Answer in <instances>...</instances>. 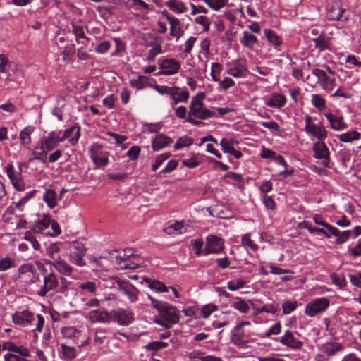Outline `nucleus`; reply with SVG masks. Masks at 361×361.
Instances as JSON below:
<instances>
[{
  "label": "nucleus",
  "mask_w": 361,
  "mask_h": 361,
  "mask_svg": "<svg viewBox=\"0 0 361 361\" xmlns=\"http://www.w3.org/2000/svg\"><path fill=\"white\" fill-rule=\"evenodd\" d=\"M147 296L151 301L152 306L159 312V316L171 324V327L173 324L179 322V311L175 306L166 302L157 300L149 294H147Z\"/></svg>",
  "instance_id": "f257e3e1"
},
{
  "label": "nucleus",
  "mask_w": 361,
  "mask_h": 361,
  "mask_svg": "<svg viewBox=\"0 0 361 361\" xmlns=\"http://www.w3.org/2000/svg\"><path fill=\"white\" fill-rule=\"evenodd\" d=\"M216 116L215 112L209 110L203 102H190L188 117L185 121L193 126H200L203 123L199 120H206Z\"/></svg>",
  "instance_id": "f03ea898"
},
{
  "label": "nucleus",
  "mask_w": 361,
  "mask_h": 361,
  "mask_svg": "<svg viewBox=\"0 0 361 361\" xmlns=\"http://www.w3.org/2000/svg\"><path fill=\"white\" fill-rule=\"evenodd\" d=\"M324 67L326 70L315 68L312 70V73L317 77V84H319L323 90L329 92L335 87L336 80L333 76L327 74L329 73L330 75H334V71L331 68L327 65H325Z\"/></svg>",
  "instance_id": "7ed1b4c3"
},
{
  "label": "nucleus",
  "mask_w": 361,
  "mask_h": 361,
  "mask_svg": "<svg viewBox=\"0 0 361 361\" xmlns=\"http://www.w3.org/2000/svg\"><path fill=\"white\" fill-rule=\"evenodd\" d=\"M116 289L123 295L127 297L130 302L134 303L138 300L140 291L129 281L118 279L116 281Z\"/></svg>",
  "instance_id": "20e7f679"
},
{
  "label": "nucleus",
  "mask_w": 361,
  "mask_h": 361,
  "mask_svg": "<svg viewBox=\"0 0 361 361\" xmlns=\"http://www.w3.org/2000/svg\"><path fill=\"white\" fill-rule=\"evenodd\" d=\"M134 321V313L130 309L117 308L110 311V322L121 326H128Z\"/></svg>",
  "instance_id": "39448f33"
},
{
  "label": "nucleus",
  "mask_w": 361,
  "mask_h": 361,
  "mask_svg": "<svg viewBox=\"0 0 361 361\" xmlns=\"http://www.w3.org/2000/svg\"><path fill=\"white\" fill-rule=\"evenodd\" d=\"M5 171L14 188L18 191L25 190V183L22 177V164L19 165L18 171H15L13 164L9 163L5 166Z\"/></svg>",
  "instance_id": "423d86ee"
},
{
  "label": "nucleus",
  "mask_w": 361,
  "mask_h": 361,
  "mask_svg": "<svg viewBox=\"0 0 361 361\" xmlns=\"http://www.w3.org/2000/svg\"><path fill=\"white\" fill-rule=\"evenodd\" d=\"M88 151L91 160L97 167H104L109 164V153L102 151V147L100 145H92Z\"/></svg>",
  "instance_id": "0eeeda50"
},
{
  "label": "nucleus",
  "mask_w": 361,
  "mask_h": 361,
  "mask_svg": "<svg viewBox=\"0 0 361 361\" xmlns=\"http://www.w3.org/2000/svg\"><path fill=\"white\" fill-rule=\"evenodd\" d=\"M85 252L86 248L82 243L75 241L69 246L70 260L79 267L85 265V261L83 259Z\"/></svg>",
  "instance_id": "6e6552de"
},
{
  "label": "nucleus",
  "mask_w": 361,
  "mask_h": 361,
  "mask_svg": "<svg viewBox=\"0 0 361 361\" xmlns=\"http://www.w3.org/2000/svg\"><path fill=\"white\" fill-rule=\"evenodd\" d=\"M329 306V300L328 298L324 297L316 298L305 305V313L306 315L313 317L324 312Z\"/></svg>",
  "instance_id": "1a4fd4ad"
},
{
  "label": "nucleus",
  "mask_w": 361,
  "mask_h": 361,
  "mask_svg": "<svg viewBox=\"0 0 361 361\" xmlns=\"http://www.w3.org/2000/svg\"><path fill=\"white\" fill-rule=\"evenodd\" d=\"M158 65L161 69L159 74L163 75H172L178 73L181 63L174 58H161Z\"/></svg>",
  "instance_id": "9d476101"
},
{
  "label": "nucleus",
  "mask_w": 361,
  "mask_h": 361,
  "mask_svg": "<svg viewBox=\"0 0 361 361\" xmlns=\"http://www.w3.org/2000/svg\"><path fill=\"white\" fill-rule=\"evenodd\" d=\"M224 248V240L221 237L211 234L206 238V245L203 250V255L219 254L223 252Z\"/></svg>",
  "instance_id": "9b49d317"
},
{
  "label": "nucleus",
  "mask_w": 361,
  "mask_h": 361,
  "mask_svg": "<svg viewBox=\"0 0 361 361\" xmlns=\"http://www.w3.org/2000/svg\"><path fill=\"white\" fill-rule=\"evenodd\" d=\"M305 129L308 134L317 137L318 141L324 140L327 137V131L324 126H318L312 123V118L308 114L305 115Z\"/></svg>",
  "instance_id": "f8f14e48"
},
{
  "label": "nucleus",
  "mask_w": 361,
  "mask_h": 361,
  "mask_svg": "<svg viewBox=\"0 0 361 361\" xmlns=\"http://www.w3.org/2000/svg\"><path fill=\"white\" fill-rule=\"evenodd\" d=\"M323 141L324 140L317 141L313 145V157L315 159H322V164L324 167L330 168V152L328 147Z\"/></svg>",
  "instance_id": "ddd939ff"
},
{
  "label": "nucleus",
  "mask_w": 361,
  "mask_h": 361,
  "mask_svg": "<svg viewBox=\"0 0 361 361\" xmlns=\"http://www.w3.org/2000/svg\"><path fill=\"white\" fill-rule=\"evenodd\" d=\"M59 286L57 276L54 272H50L43 277V285L37 291V295L44 297L49 291L56 290Z\"/></svg>",
  "instance_id": "4468645a"
},
{
  "label": "nucleus",
  "mask_w": 361,
  "mask_h": 361,
  "mask_svg": "<svg viewBox=\"0 0 361 361\" xmlns=\"http://www.w3.org/2000/svg\"><path fill=\"white\" fill-rule=\"evenodd\" d=\"M345 9L341 7V3L340 1H334L331 6L327 9L326 18L329 20H341L347 21L348 16H344Z\"/></svg>",
  "instance_id": "2eb2a0df"
},
{
  "label": "nucleus",
  "mask_w": 361,
  "mask_h": 361,
  "mask_svg": "<svg viewBox=\"0 0 361 361\" xmlns=\"http://www.w3.org/2000/svg\"><path fill=\"white\" fill-rule=\"evenodd\" d=\"M293 331L287 330L280 338V343L292 350H300L303 346V342L300 341Z\"/></svg>",
  "instance_id": "dca6fc26"
},
{
  "label": "nucleus",
  "mask_w": 361,
  "mask_h": 361,
  "mask_svg": "<svg viewBox=\"0 0 361 361\" xmlns=\"http://www.w3.org/2000/svg\"><path fill=\"white\" fill-rule=\"evenodd\" d=\"M231 342L239 348H243L249 343V336L242 328L235 326L231 332Z\"/></svg>",
  "instance_id": "f3484780"
},
{
  "label": "nucleus",
  "mask_w": 361,
  "mask_h": 361,
  "mask_svg": "<svg viewBox=\"0 0 361 361\" xmlns=\"http://www.w3.org/2000/svg\"><path fill=\"white\" fill-rule=\"evenodd\" d=\"M34 314L28 310L16 312L13 314V322L16 324L25 326L34 320Z\"/></svg>",
  "instance_id": "a211bd4d"
},
{
  "label": "nucleus",
  "mask_w": 361,
  "mask_h": 361,
  "mask_svg": "<svg viewBox=\"0 0 361 361\" xmlns=\"http://www.w3.org/2000/svg\"><path fill=\"white\" fill-rule=\"evenodd\" d=\"M172 142L173 140L171 137L162 133H159L153 139L152 148L154 152H157L170 145Z\"/></svg>",
  "instance_id": "6ab92c4d"
},
{
  "label": "nucleus",
  "mask_w": 361,
  "mask_h": 361,
  "mask_svg": "<svg viewBox=\"0 0 361 361\" xmlns=\"http://www.w3.org/2000/svg\"><path fill=\"white\" fill-rule=\"evenodd\" d=\"M88 318L93 323H109L110 312L100 309L92 310L89 313Z\"/></svg>",
  "instance_id": "aec40b11"
},
{
  "label": "nucleus",
  "mask_w": 361,
  "mask_h": 361,
  "mask_svg": "<svg viewBox=\"0 0 361 361\" xmlns=\"http://www.w3.org/2000/svg\"><path fill=\"white\" fill-rule=\"evenodd\" d=\"M324 116L333 130L339 131L347 128L348 125L345 123L342 116H337L331 113H326Z\"/></svg>",
  "instance_id": "412c9836"
},
{
  "label": "nucleus",
  "mask_w": 361,
  "mask_h": 361,
  "mask_svg": "<svg viewBox=\"0 0 361 361\" xmlns=\"http://www.w3.org/2000/svg\"><path fill=\"white\" fill-rule=\"evenodd\" d=\"M47 264L54 267L60 274L66 276L71 275L73 267L70 266L64 259H59L55 262H47Z\"/></svg>",
  "instance_id": "4be33fe9"
},
{
  "label": "nucleus",
  "mask_w": 361,
  "mask_h": 361,
  "mask_svg": "<svg viewBox=\"0 0 361 361\" xmlns=\"http://www.w3.org/2000/svg\"><path fill=\"white\" fill-rule=\"evenodd\" d=\"M312 40L319 52L331 49L330 38L324 32L322 33V35L312 38Z\"/></svg>",
  "instance_id": "5701e85b"
},
{
  "label": "nucleus",
  "mask_w": 361,
  "mask_h": 361,
  "mask_svg": "<svg viewBox=\"0 0 361 361\" xmlns=\"http://www.w3.org/2000/svg\"><path fill=\"white\" fill-rule=\"evenodd\" d=\"M286 103V98L281 94H273L266 102L265 104L269 107L281 109Z\"/></svg>",
  "instance_id": "b1692460"
},
{
  "label": "nucleus",
  "mask_w": 361,
  "mask_h": 361,
  "mask_svg": "<svg viewBox=\"0 0 361 361\" xmlns=\"http://www.w3.org/2000/svg\"><path fill=\"white\" fill-rule=\"evenodd\" d=\"M58 145L57 135L53 131L43 138L41 148L49 152L54 149Z\"/></svg>",
  "instance_id": "393cba45"
},
{
  "label": "nucleus",
  "mask_w": 361,
  "mask_h": 361,
  "mask_svg": "<svg viewBox=\"0 0 361 361\" xmlns=\"http://www.w3.org/2000/svg\"><path fill=\"white\" fill-rule=\"evenodd\" d=\"M71 27L77 43L86 45V42H88L90 39L85 35L83 26L72 23Z\"/></svg>",
  "instance_id": "a878e982"
},
{
  "label": "nucleus",
  "mask_w": 361,
  "mask_h": 361,
  "mask_svg": "<svg viewBox=\"0 0 361 361\" xmlns=\"http://www.w3.org/2000/svg\"><path fill=\"white\" fill-rule=\"evenodd\" d=\"M144 281L147 287L157 293H166L169 291V288L161 281L156 279H151L149 278H144Z\"/></svg>",
  "instance_id": "bb28decb"
},
{
  "label": "nucleus",
  "mask_w": 361,
  "mask_h": 361,
  "mask_svg": "<svg viewBox=\"0 0 361 361\" xmlns=\"http://www.w3.org/2000/svg\"><path fill=\"white\" fill-rule=\"evenodd\" d=\"M345 347L340 343L328 342L323 345V352L328 356H333L338 352H342Z\"/></svg>",
  "instance_id": "cd10ccee"
},
{
  "label": "nucleus",
  "mask_w": 361,
  "mask_h": 361,
  "mask_svg": "<svg viewBox=\"0 0 361 361\" xmlns=\"http://www.w3.org/2000/svg\"><path fill=\"white\" fill-rule=\"evenodd\" d=\"M236 63L235 66L228 68L226 73L234 78H240L243 76V73L247 71V68L245 61L241 62L240 59L237 61Z\"/></svg>",
  "instance_id": "c85d7f7f"
},
{
  "label": "nucleus",
  "mask_w": 361,
  "mask_h": 361,
  "mask_svg": "<svg viewBox=\"0 0 361 361\" xmlns=\"http://www.w3.org/2000/svg\"><path fill=\"white\" fill-rule=\"evenodd\" d=\"M240 42L245 47L252 49L253 47L258 44L259 41L254 35L244 31L243 32V37L240 39Z\"/></svg>",
  "instance_id": "c756f323"
},
{
  "label": "nucleus",
  "mask_w": 361,
  "mask_h": 361,
  "mask_svg": "<svg viewBox=\"0 0 361 361\" xmlns=\"http://www.w3.org/2000/svg\"><path fill=\"white\" fill-rule=\"evenodd\" d=\"M312 219L316 224L325 228L327 230V231H329L332 235H338L339 234V230L337 228L326 222L321 215L318 214H314Z\"/></svg>",
  "instance_id": "7c9ffc66"
},
{
  "label": "nucleus",
  "mask_w": 361,
  "mask_h": 361,
  "mask_svg": "<svg viewBox=\"0 0 361 361\" xmlns=\"http://www.w3.org/2000/svg\"><path fill=\"white\" fill-rule=\"evenodd\" d=\"M164 231L169 235L181 234L185 231V228L182 222L175 221L167 224L164 227Z\"/></svg>",
  "instance_id": "2f4dec72"
},
{
  "label": "nucleus",
  "mask_w": 361,
  "mask_h": 361,
  "mask_svg": "<svg viewBox=\"0 0 361 361\" xmlns=\"http://www.w3.org/2000/svg\"><path fill=\"white\" fill-rule=\"evenodd\" d=\"M65 132H68V137L67 139L69 140L70 143L72 146H75L77 145L79 138L80 137V126L79 124H75L72 127L66 129Z\"/></svg>",
  "instance_id": "473e14b6"
},
{
  "label": "nucleus",
  "mask_w": 361,
  "mask_h": 361,
  "mask_svg": "<svg viewBox=\"0 0 361 361\" xmlns=\"http://www.w3.org/2000/svg\"><path fill=\"white\" fill-rule=\"evenodd\" d=\"M35 127L32 126H27L23 128L20 133V140L23 145L29 147L31 144V134L35 131Z\"/></svg>",
  "instance_id": "72a5a7b5"
},
{
  "label": "nucleus",
  "mask_w": 361,
  "mask_h": 361,
  "mask_svg": "<svg viewBox=\"0 0 361 361\" xmlns=\"http://www.w3.org/2000/svg\"><path fill=\"white\" fill-rule=\"evenodd\" d=\"M50 224L51 217L49 215L46 214L43 216L42 219L37 221L32 228L37 233V234H40L49 226Z\"/></svg>",
  "instance_id": "f704fd0d"
},
{
  "label": "nucleus",
  "mask_w": 361,
  "mask_h": 361,
  "mask_svg": "<svg viewBox=\"0 0 361 361\" xmlns=\"http://www.w3.org/2000/svg\"><path fill=\"white\" fill-rule=\"evenodd\" d=\"M56 197L57 195L55 190L52 189H47L43 195L42 199L49 208L53 209L57 204Z\"/></svg>",
  "instance_id": "c9c22d12"
},
{
  "label": "nucleus",
  "mask_w": 361,
  "mask_h": 361,
  "mask_svg": "<svg viewBox=\"0 0 361 361\" xmlns=\"http://www.w3.org/2000/svg\"><path fill=\"white\" fill-rule=\"evenodd\" d=\"M152 87L160 94H168L171 97H176L178 90V87L176 86L169 87L166 85H159L155 84Z\"/></svg>",
  "instance_id": "e433bc0d"
},
{
  "label": "nucleus",
  "mask_w": 361,
  "mask_h": 361,
  "mask_svg": "<svg viewBox=\"0 0 361 361\" xmlns=\"http://www.w3.org/2000/svg\"><path fill=\"white\" fill-rule=\"evenodd\" d=\"M59 243H51L47 248V254L51 259V260H46L47 262H55L61 258L59 255Z\"/></svg>",
  "instance_id": "4c0bfd02"
},
{
  "label": "nucleus",
  "mask_w": 361,
  "mask_h": 361,
  "mask_svg": "<svg viewBox=\"0 0 361 361\" xmlns=\"http://www.w3.org/2000/svg\"><path fill=\"white\" fill-rule=\"evenodd\" d=\"M264 34L267 39L276 47L280 46L283 40L281 37L276 35V33L271 29H264Z\"/></svg>",
  "instance_id": "58836bf2"
},
{
  "label": "nucleus",
  "mask_w": 361,
  "mask_h": 361,
  "mask_svg": "<svg viewBox=\"0 0 361 361\" xmlns=\"http://www.w3.org/2000/svg\"><path fill=\"white\" fill-rule=\"evenodd\" d=\"M361 137V133L356 131H348L345 133L341 134L338 136V139L341 142H350L352 141L358 140Z\"/></svg>",
  "instance_id": "ea45409f"
},
{
  "label": "nucleus",
  "mask_w": 361,
  "mask_h": 361,
  "mask_svg": "<svg viewBox=\"0 0 361 361\" xmlns=\"http://www.w3.org/2000/svg\"><path fill=\"white\" fill-rule=\"evenodd\" d=\"M166 6L176 13H183L187 11V8L183 2L176 0H170L166 3Z\"/></svg>",
  "instance_id": "a19ab883"
},
{
  "label": "nucleus",
  "mask_w": 361,
  "mask_h": 361,
  "mask_svg": "<svg viewBox=\"0 0 361 361\" xmlns=\"http://www.w3.org/2000/svg\"><path fill=\"white\" fill-rule=\"evenodd\" d=\"M238 143L234 139L222 138L220 145L224 153L231 154L234 151V144Z\"/></svg>",
  "instance_id": "79ce46f5"
},
{
  "label": "nucleus",
  "mask_w": 361,
  "mask_h": 361,
  "mask_svg": "<svg viewBox=\"0 0 361 361\" xmlns=\"http://www.w3.org/2000/svg\"><path fill=\"white\" fill-rule=\"evenodd\" d=\"M79 290L89 293L90 294H94L97 289V285L94 281H85L78 284Z\"/></svg>",
  "instance_id": "37998d69"
},
{
  "label": "nucleus",
  "mask_w": 361,
  "mask_h": 361,
  "mask_svg": "<svg viewBox=\"0 0 361 361\" xmlns=\"http://www.w3.org/2000/svg\"><path fill=\"white\" fill-rule=\"evenodd\" d=\"M311 97L312 104L318 110L322 111L326 108V101L320 94H314Z\"/></svg>",
  "instance_id": "c03bdc74"
},
{
  "label": "nucleus",
  "mask_w": 361,
  "mask_h": 361,
  "mask_svg": "<svg viewBox=\"0 0 361 361\" xmlns=\"http://www.w3.org/2000/svg\"><path fill=\"white\" fill-rule=\"evenodd\" d=\"M130 85L137 90H142L147 85L148 78L146 76H139L137 79L131 80Z\"/></svg>",
  "instance_id": "a18cd8bd"
},
{
  "label": "nucleus",
  "mask_w": 361,
  "mask_h": 361,
  "mask_svg": "<svg viewBox=\"0 0 361 361\" xmlns=\"http://www.w3.org/2000/svg\"><path fill=\"white\" fill-rule=\"evenodd\" d=\"M298 306L297 300H286L282 304V310L283 314H289L296 310Z\"/></svg>",
  "instance_id": "49530a36"
},
{
  "label": "nucleus",
  "mask_w": 361,
  "mask_h": 361,
  "mask_svg": "<svg viewBox=\"0 0 361 361\" xmlns=\"http://www.w3.org/2000/svg\"><path fill=\"white\" fill-rule=\"evenodd\" d=\"M122 253L123 255L118 253L117 250H114L113 252L111 253V259H116V262L121 263L132 256V253L130 250H123Z\"/></svg>",
  "instance_id": "de8ad7c7"
},
{
  "label": "nucleus",
  "mask_w": 361,
  "mask_h": 361,
  "mask_svg": "<svg viewBox=\"0 0 361 361\" xmlns=\"http://www.w3.org/2000/svg\"><path fill=\"white\" fill-rule=\"evenodd\" d=\"M189 92L188 90L180 91V88L178 87V90L176 97H171L173 100L174 104H178L179 102H185L189 99Z\"/></svg>",
  "instance_id": "09e8293b"
},
{
  "label": "nucleus",
  "mask_w": 361,
  "mask_h": 361,
  "mask_svg": "<svg viewBox=\"0 0 361 361\" xmlns=\"http://www.w3.org/2000/svg\"><path fill=\"white\" fill-rule=\"evenodd\" d=\"M193 142V140L188 136L180 137L178 139L174 145V149L178 150L184 147L190 146Z\"/></svg>",
  "instance_id": "8fccbe9b"
},
{
  "label": "nucleus",
  "mask_w": 361,
  "mask_h": 361,
  "mask_svg": "<svg viewBox=\"0 0 361 361\" xmlns=\"http://www.w3.org/2000/svg\"><path fill=\"white\" fill-rule=\"evenodd\" d=\"M163 16L166 18L169 25H170V31H173V27L181 25V22L179 19L175 18L171 14H170L167 11H164L162 12Z\"/></svg>",
  "instance_id": "3c124183"
},
{
  "label": "nucleus",
  "mask_w": 361,
  "mask_h": 361,
  "mask_svg": "<svg viewBox=\"0 0 361 361\" xmlns=\"http://www.w3.org/2000/svg\"><path fill=\"white\" fill-rule=\"evenodd\" d=\"M245 281L243 279L231 280L227 283V288L231 291H235L244 287Z\"/></svg>",
  "instance_id": "603ef678"
},
{
  "label": "nucleus",
  "mask_w": 361,
  "mask_h": 361,
  "mask_svg": "<svg viewBox=\"0 0 361 361\" xmlns=\"http://www.w3.org/2000/svg\"><path fill=\"white\" fill-rule=\"evenodd\" d=\"M204 1L207 4V5L215 10L219 11L223 7H224L227 4V0H204Z\"/></svg>",
  "instance_id": "864d4df0"
},
{
  "label": "nucleus",
  "mask_w": 361,
  "mask_h": 361,
  "mask_svg": "<svg viewBox=\"0 0 361 361\" xmlns=\"http://www.w3.org/2000/svg\"><path fill=\"white\" fill-rule=\"evenodd\" d=\"M330 278L332 281V283L339 286L341 288L346 286L347 282L344 275H338L336 273H333L330 275Z\"/></svg>",
  "instance_id": "5fc2aeb1"
},
{
  "label": "nucleus",
  "mask_w": 361,
  "mask_h": 361,
  "mask_svg": "<svg viewBox=\"0 0 361 361\" xmlns=\"http://www.w3.org/2000/svg\"><path fill=\"white\" fill-rule=\"evenodd\" d=\"M61 348L65 358L73 359L76 357V349L74 347H70L65 344H61Z\"/></svg>",
  "instance_id": "6e6d98bb"
},
{
  "label": "nucleus",
  "mask_w": 361,
  "mask_h": 361,
  "mask_svg": "<svg viewBox=\"0 0 361 361\" xmlns=\"http://www.w3.org/2000/svg\"><path fill=\"white\" fill-rule=\"evenodd\" d=\"M15 267V260L8 257L0 259V271H5L10 268Z\"/></svg>",
  "instance_id": "4d7b16f0"
},
{
  "label": "nucleus",
  "mask_w": 361,
  "mask_h": 361,
  "mask_svg": "<svg viewBox=\"0 0 361 361\" xmlns=\"http://www.w3.org/2000/svg\"><path fill=\"white\" fill-rule=\"evenodd\" d=\"M170 156V153H164L157 156L155 162L152 166V171L155 172Z\"/></svg>",
  "instance_id": "13d9d810"
},
{
  "label": "nucleus",
  "mask_w": 361,
  "mask_h": 361,
  "mask_svg": "<svg viewBox=\"0 0 361 361\" xmlns=\"http://www.w3.org/2000/svg\"><path fill=\"white\" fill-rule=\"evenodd\" d=\"M169 346V343L167 342L164 341H152L148 343L145 348L148 350H154L157 351L161 349L166 348Z\"/></svg>",
  "instance_id": "bf43d9fd"
},
{
  "label": "nucleus",
  "mask_w": 361,
  "mask_h": 361,
  "mask_svg": "<svg viewBox=\"0 0 361 361\" xmlns=\"http://www.w3.org/2000/svg\"><path fill=\"white\" fill-rule=\"evenodd\" d=\"M197 41V37H194V36H190L187 39V40L185 41V42L184 44L185 47L183 49V53L185 55L191 54L192 49Z\"/></svg>",
  "instance_id": "052dcab7"
},
{
  "label": "nucleus",
  "mask_w": 361,
  "mask_h": 361,
  "mask_svg": "<svg viewBox=\"0 0 361 361\" xmlns=\"http://www.w3.org/2000/svg\"><path fill=\"white\" fill-rule=\"evenodd\" d=\"M141 148L140 146L133 145L126 152V156L129 157L131 161H136L140 154Z\"/></svg>",
  "instance_id": "680f3d73"
},
{
  "label": "nucleus",
  "mask_w": 361,
  "mask_h": 361,
  "mask_svg": "<svg viewBox=\"0 0 361 361\" xmlns=\"http://www.w3.org/2000/svg\"><path fill=\"white\" fill-rule=\"evenodd\" d=\"M195 22L197 24L201 25L203 26V31L208 32L210 28V20L209 19L204 16H199L195 18Z\"/></svg>",
  "instance_id": "e2e57ef3"
},
{
  "label": "nucleus",
  "mask_w": 361,
  "mask_h": 361,
  "mask_svg": "<svg viewBox=\"0 0 361 361\" xmlns=\"http://www.w3.org/2000/svg\"><path fill=\"white\" fill-rule=\"evenodd\" d=\"M241 243L244 246H247L252 251H257L258 250V245H256L252 240L250 238L248 234L243 235L241 238Z\"/></svg>",
  "instance_id": "0e129e2a"
},
{
  "label": "nucleus",
  "mask_w": 361,
  "mask_h": 361,
  "mask_svg": "<svg viewBox=\"0 0 361 361\" xmlns=\"http://www.w3.org/2000/svg\"><path fill=\"white\" fill-rule=\"evenodd\" d=\"M198 155H193L192 157L183 160V164L189 168L194 169L200 165V161L197 159Z\"/></svg>",
  "instance_id": "69168bd1"
},
{
  "label": "nucleus",
  "mask_w": 361,
  "mask_h": 361,
  "mask_svg": "<svg viewBox=\"0 0 361 361\" xmlns=\"http://www.w3.org/2000/svg\"><path fill=\"white\" fill-rule=\"evenodd\" d=\"M162 53L161 46L159 44H156L152 49H149L147 60L154 61L157 55Z\"/></svg>",
  "instance_id": "338daca9"
},
{
  "label": "nucleus",
  "mask_w": 361,
  "mask_h": 361,
  "mask_svg": "<svg viewBox=\"0 0 361 361\" xmlns=\"http://www.w3.org/2000/svg\"><path fill=\"white\" fill-rule=\"evenodd\" d=\"M217 310V307L215 305L209 304L204 306L201 310V316L202 318H208L211 314Z\"/></svg>",
  "instance_id": "774afa93"
}]
</instances>
